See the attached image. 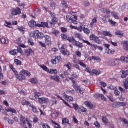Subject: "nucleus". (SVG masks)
I'll list each match as a JSON object with an SVG mask.
<instances>
[{
	"label": "nucleus",
	"mask_w": 128,
	"mask_h": 128,
	"mask_svg": "<svg viewBox=\"0 0 128 128\" xmlns=\"http://www.w3.org/2000/svg\"><path fill=\"white\" fill-rule=\"evenodd\" d=\"M124 44V48L125 50H127L128 52V41H124L123 42Z\"/></svg>",
	"instance_id": "obj_35"
},
{
	"label": "nucleus",
	"mask_w": 128,
	"mask_h": 128,
	"mask_svg": "<svg viewBox=\"0 0 128 128\" xmlns=\"http://www.w3.org/2000/svg\"><path fill=\"white\" fill-rule=\"evenodd\" d=\"M102 120L104 124H108V120L106 118V116H103L102 118Z\"/></svg>",
	"instance_id": "obj_47"
},
{
	"label": "nucleus",
	"mask_w": 128,
	"mask_h": 128,
	"mask_svg": "<svg viewBox=\"0 0 128 128\" xmlns=\"http://www.w3.org/2000/svg\"><path fill=\"white\" fill-rule=\"evenodd\" d=\"M75 110H78V104H72Z\"/></svg>",
	"instance_id": "obj_63"
},
{
	"label": "nucleus",
	"mask_w": 128,
	"mask_h": 128,
	"mask_svg": "<svg viewBox=\"0 0 128 128\" xmlns=\"http://www.w3.org/2000/svg\"><path fill=\"white\" fill-rule=\"evenodd\" d=\"M50 6L53 10H56V8L57 6L56 3L54 2H52L50 4Z\"/></svg>",
	"instance_id": "obj_53"
},
{
	"label": "nucleus",
	"mask_w": 128,
	"mask_h": 128,
	"mask_svg": "<svg viewBox=\"0 0 128 128\" xmlns=\"http://www.w3.org/2000/svg\"><path fill=\"white\" fill-rule=\"evenodd\" d=\"M41 68H42L43 70H44V72H50V70L48 68V67H46V66H44V65H42L40 66Z\"/></svg>",
	"instance_id": "obj_38"
},
{
	"label": "nucleus",
	"mask_w": 128,
	"mask_h": 128,
	"mask_svg": "<svg viewBox=\"0 0 128 128\" xmlns=\"http://www.w3.org/2000/svg\"><path fill=\"white\" fill-rule=\"evenodd\" d=\"M98 36H96V35L94 34H92L90 36V40H94V42L96 41V38Z\"/></svg>",
	"instance_id": "obj_50"
},
{
	"label": "nucleus",
	"mask_w": 128,
	"mask_h": 128,
	"mask_svg": "<svg viewBox=\"0 0 128 128\" xmlns=\"http://www.w3.org/2000/svg\"><path fill=\"white\" fill-rule=\"evenodd\" d=\"M34 96L35 98H40V96H42V94L38 92H34Z\"/></svg>",
	"instance_id": "obj_49"
},
{
	"label": "nucleus",
	"mask_w": 128,
	"mask_h": 128,
	"mask_svg": "<svg viewBox=\"0 0 128 128\" xmlns=\"http://www.w3.org/2000/svg\"><path fill=\"white\" fill-rule=\"evenodd\" d=\"M66 20H68L70 24H78V16L76 15H74L73 17L70 16H66Z\"/></svg>",
	"instance_id": "obj_3"
},
{
	"label": "nucleus",
	"mask_w": 128,
	"mask_h": 128,
	"mask_svg": "<svg viewBox=\"0 0 128 128\" xmlns=\"http://www.w3.org/2000/svg\"><path fill=\"white\" fill-rule=\"evenodd\" d=\"M108 22H110V24H112V26H116V22H114L112 20H109Z\"/></svg>",
	"instance_id": "obj_54"
},
{
	"label": "nucleus",
	"mask_w": 128,
	"mask_h": 128,
	"mask_svg": "<svg viewBox=\"0 0 128 128\" xmlns=\"http://www.w3.org/2000/svg\"><path fill=\"white\" fill-rule=\"evenodd\" d=\"M38 102L39 104H48L50 102V100L46 98H38Z\"/></svg>",
	"instance_id": "obj_8"
},
{
	"label": "nucleus",
	"mask_w": 128,
	"mask_h": 128,
	"mask_svg": "<svg viewBox=\"0 0 128 128\" xmlns=\"http://www.w3.org/2000/svg\"><path fill=\"white\" fill-rule=\"evenodd\" d=\"M25 54H26V56H28V57L30 56L32 54H34V50H32V49L26 50L25 51Z\"/></svg>",
	"instance_id": "obj_23"
},
{
	"label": "nucleus",
	"mask_w": 128,
	"mask_h": 128,
	"mask_svg": "<svg viewBox=\"0 0 128 128\" xmlns=\"http://www.w3.org/2000/svg\"><path fill=\"white\" fill-rule=\"evenodd\" d=\"M6 112H12V114H16V110L12 108H10L6 110Z\"/></svg>",
	"instance_id": "obj_29"
},
{
	"label": "nucleus",
	"mask_w": 128,
	"mask_h": 128,
	"mask_svg": "<svg viewBox=\"0 0 128 128\" xmlns=\"http://www.w3.org/2000/svg\"><path fill=\"white\" fill-rule=\"evenodd\" d=\"M21 122H22L24 126H26V122H28V126L29 128H32V124L28 122V119L25 118L24 117L22 116L21 119H20Z\"/></svg>",
	"instance_id": "obj_10"
},
{
	"label": "nucleus",
	"mask_w": 128,
	"mask_h": 128,
	"mask_svg": "<svg viewBox=\"0 0 128 128\" xmlns=\"http://www.w3.org/2000/svg\"><path fill=\"white\" fill-rule=\"evenodd\" d=\"M123 86L125 88V90H128V78H126L124 81Z\"/></svg>",
	"instance_id": "obj_20"
},
{
	"label": "nucleus",
	"mask_w": 128,
	"mask_h": 128,
	"mask_svg": "<svg viewBox=\"0 0 128 128\" xmlns=\"http://www.w3.org/2000/svg\"><path fill=\"white\" fill-rule=\"evenodd\" d=\"M50 79L52 80H54V82H60V78L58 76L55 75L54 76H51Z\"/></svg>",
	"instance_id": "obj_16"
},
{
	"label": "nucleus",
	"mask_w": 128,
	"mask_h": 128,
	"mask_svg": "<svg viewBox=\"0 0 128 128\" xmlns=\"http://www.w3.org/2000/svg\"><path fill=\"white\" fill-rule=\"evenodd\" d=\"M18 30L19 31H20V32H22V34H24V27H18Z\"/></svg>",
	"instance_id": "obj_57"
},
{
	"label": "nucleus",
	"mask_w": 128,
	"mask_h": 128,
	"mask_svg": "<svg viewBox=\"0 0 128 128\" xmlns=\"http://www.w3.org/2000/svg\"><path fill=\"white\" fill-rule=\"evenodd\" d=\"M64 66L67 68L68 70H70V66H72V64L71 63H68V64L64 65Z\"/></svg>",
	"instance_id": "obj_61"
},
{
	"label": "nucleus",
	"mask_w": 128,
	"mask_h": 128,
	"mask_svg": "<svg viewBox=\"0 0 128 128\" xmlns=\"http://www.w3.org/2000/svg\"><path fill=\"white\" fill-rule=\"evenodd\" d=\"M80 110L82 112H86L88 111V110L84 107H80Z\"/></svg>",
	"instance_id": "obj_60"
},
{
	"label": "nucleus",
	"mask_w": 128,
	"mask_h": 128,
	"mask_svg": "<svg viewBox=\"0 0 128 128\" xmlns=\"http://www.w3.org/2000/svg\"><path fill=\"white\" fill-rule=\"evenodd\" d=\"M83 32L86 34H90V30L88 28H86V27H84Z\"/></svg>",
	"instance_id": "obj_42"
},
{
	"label": "nucleus",
	"mask_w": 128,
	"mask_h": 128,
	"mask_svg": "<svg viewBox=\"0 0 128 128\" xmlns=\"http://www.w3.org/2000/svg\"><path fill=\"white\" fill-rule=\"evenodd\" d=\"M73 85L72 86L74 88L75 90L77 92H80V94H82V88H80V86H78V83L76 81L73 82H72Z\"/></svg>",
	"instance_id": "obj_9"
},
{
	"label": "nucleus",
	"mask_w": 128,
	"mask_h": 128,
	"mask_svg": "<svg viewBox=\"0 0 128 128\" xmlns=\"http://www.w3.org/2000/svg\"><path fill=\"white\" fill-rule=\"evenodd\" d=\"M30 108H32V110L34 114H36V112H38V109L36 108V107L34 106V104H30Z\"/></svg>",
	"instance_id": "obj_34"
},
{
	"label": "nucleus",
	"mask_w": 128,
	"mask_h": 128,
	"mask_svg": "<svg viewBox=\"0 0 128 128\" xmlns=\"http://www.w3.org/2000/svg\"><path fill=\"white\" fill-rule=\"evenodd\" d=\"M60 50L62 54H64V56H70V52H68V50H66V48H64V45L62 46Z\"/></svg>",
	"instance_id": "obj_15"
},
{
	"label": "nucleus",
	"mask_w": 128,
	"mask_h": 128,
	"mask_svg": "<svg viewBox=\"0 0 128 128\" xmlns=\"http://www.w3.org/2000/svg\"><path fill=\"white\" fill-rule=\"evenodd\" d=\"M5 22L6 24V26L7 27V28H10V26H12V23L10 22H8V21L6 20H5Z\"/></svg>",
	"instance_id": "obj_64"
},
{
	"label": "nucleus",
	"mask_w": 128,
	"mask_h": 128,
	"mask_svg": "<svg viewBox=\"0 0 128 128\" xmlns=\"http://www.w3.org/2000/svg\"><path fill=\"white\" fill-rule=\"evenodd\" d=\"M22 106H30V102L28 101H26L25 102H22Z\"/></svg>",
	"instance_id": "obj_58"
},
{
	"label": "nucleus",
	"mask_w": 128,
	"mask_h": 128,
	"mask_svg": "<svg viewBox=\"0 0 128 128\" xmlns=\"http://www.w3.org/2000/svg\"><path fill=\"white\" fill-rule=\"evenodd\" d=\"M98 24V18L96 17L94 18L93 20H92V22L90 24L91 26H96Z\"/></svg>",
	"instance_id": "obj_27"
},
{
	"label": "nucleus",
	"mask_w": 128,
	"mask_h": 128,
	"mask_svg": "<svg viewBox=\"0 0 128 128\" xmlns=\"http://www.w3.org/2000/svg\"><path fill=\"white\" fill-rule=\"evenodd\" d=\"M84 104L88 108H90V110H92L94 108V105L90 102H84Z\"/></svg>",
	"instance_id": "obj_28"
},
{
	"label": "nucleus",
	"mask_w": 128,
	"mask_h": 128,
	"mask_svg": "<svg viewBox=\"0 0 128 128\" xmlns=\"http://www.w3.org/2000/svg\"><path fill=\"white\" fill-rule=\"evenodd\" d=\"M21 72L22 74H23V76H30V72H28V71L22 70Z\"/></svg>",
	"instance_id": "obj_30"
},
{
	"label": "nucleus",
	"mask_w": 128,
	"mask_h": 128,
	"mask_svg": "<svg viewBox=\"0 0 128 128\" xmlns=\"http://www.w3.org/2000/svg\"><path fill=\"white\" fill-rule=\"evenodd\" d=\"M52 34L54 36H58V34H60V31L58 30H54L52 32Z\"/></svg>",
	"instance_id": "obj_51"
},
{
	"label": "nucleus",
	"mask_w": 128,
	"mask_h": 128,
	"mask_svg": "<svg viewBox=\"0 0 128 128\" xmlns=\"http://www.w3.org/2000/svg\"><path fill=\"white\" fill-rule=\"evenodd\" d=\"M70 124V120L68 118H63L62 119V124L63 126H66V124Z\"/></svg>",
	"instance_id": "obj_26"
},
{
	"label": "nucleus",
	"mask_w": 128,
	"mask_h": 128,
	"mask_svg": "<svg viewBox=\"0 0 128 128\" xmlns=\"http://www.w3.org/2000/svg\"><path fill=\"white\" fill-rule=\"evenodd\" d=\"M33 38H40L42 40L44 38V34L42 32H40L38 30H36L34 32L32 36Z\"/></svg>",
	"instance_id": "obj_4"
},
{
	"label": "nucleus",
	"mask_w": 128,
	"mask_h": 128,
	"mask_svg": "<svg viewBox=\"0 0 128 128\" xmlns=\"http://www.w3.org/2000/svg\"><path fill=\"white\" fill-rule=\"evenodd\" d=\"M50 14L52 16V21H50L49 24L50 26L52 28L56 24H58V18H56V15L54 13L50 12Z\"/></svg>",
	"instance_id": "obj_2"
},
{
	"label": "nucleus",
	"mask_w": 128,
	"mask_h": 128,
	"mask_svg": "<svg viewBox=\"0 0 128 128\" xmlns=\"http://www.w3.org/2000/svg\"><path fill=\"white\" fill-rule=\"evenodd\" d=\"M82 42H84V44H88V46H91V48H94V50H98V45L92 44H90V42L86 41V40H82Z\"/></svg>",
	"instance_id": "obj_14"
},
{
	"label": "nucleus",
	"mask_w": 128,
	"mask_h": 128,
	"mask_svg": "<svg viewBox=\"0 0 128 128\" xmlns=\"http://www.w3.org/2000/svg\"><path fill=\"white\" fill-rule=\"evenodd\" d=\"M62 56H55L51 60V62L53 64H56L60 62H62Z\"/></svg>",
	"instance_id": "obj_5"
},
{
	"label": "nucleus",
	"mask_w": 128,
	"mask_h": 128,
	"mask_svg": "<svg viewBox=\"0 0 128 128\" xmlns=\"http://www.w3.org/2000/svg\"><path fill=\"white\" fill-rule=\"evenodd\" d=\"M103 35L105 36H110V38H112V35L108 32H104Z\"/></svg>",
	"instance_id": "obj_39"
},
{
	"label": "nucleus",
	"mask_w": 128,
	"mask_h": 128,
	"mask_svg": "<svg viewBox=\"0 0 128 128\" xmlns=\"http://www.w3.org/2000/svg\"><path fill=\"white\" fill-rule=\"evenodd\" d=\"M45 38V42L47 46H52V39L50 38V36L48 35H45L44 36Z\"/></svg>",
	"instance_id": "obj_11"
},
{
	"label": "nucleus",
	"mask_w": 128,
	"mask_h": 128,
	"mask_svg": "<svg viewBox=\"0 0 128 128\" xmlns=\"http://www.w3.org/2000/svg\"><path fill=\"white\" fill-rule=\"evenodd\" d=\"M112 16L116 20H120V17L118 15V14L113 12H112Z\"/></svg>",
	"instance_id": "obj_52"
},
{
	"label": "nucleus",
	"mask_w": 128,
	"mask_h": 128,
	"mask_svg": "<svg viewBox=\"0 0 128 128\" xmlns=\"http://www.w3.org/2000/svg\"><path fill=\"white\" fill-rule=\"evenodd\" d=\"M84 25L81 26L79 27H76V30H78V32H82V30L84 31Z\"/></svg>",
	"instance_id": "obj_46"
},
{
	"label": "nucleus",
	"mask_w": 128,
	"mask_h": 128,
	"mask_svg": "<svg viewBox=\"0 0 128 128\" xmlns=\"http://www.w3.org/2000/svg\"><path fill=\"white\" fill-rule=\"evenodd\" d=\"M12 16H20L22 14V9L19 7H17L16 8H12Z\"/></svg>",
	"instance_id": "obj_6"
},
{
	"label": "nucleus",
	"mask_w": 128,
	"mask_h": 128,
	"mask_svg": "<svg viewBox=\"0 0 128 128\" xmlns=\"http://www.w3.org/2000/svg\"><path fill=\"white\" fill-rule=\"evenodd\" d=\"M30 82L32 84H36L38 83V79L34 78H32L30 80Z\"/></svg>",
	"instance_id": "obj_40"
},
{
	"label": "nucleus",
	"mask_w": 128,
	"mask_h": 128,
	"mask_svg": "<svg viewBox=\"0 0 128 128\" xmlns=\"http://www.w3.org/2000/svg\"><path fill=\"white\" fill-rule=\"evenodd\" d=\"M9 53L11 56H16L18 54V51L16 50H14L10 51Z\"/></svg>",
	"instance_id": "obj_36"
},
{
	"label": "nucleus",
	"mask_w": 128,
	"mask_h": 128,
	"mask_svg": "<svg viewBox=\"0 0 128 128\" xmlns=\"http://www.w3.org/2000/svg\"><path fill=\"white\" fill-rule=\"evenodd\" d=\"M67 40H68L69 42L72 44L74 46H77V48H84V44L76 41V38H74V36L68 37L67 38Z\"/></svg>",
	"instance_id": "obj_1"
},
{
	"label": "nucleus",
	"mask_w": 128,
	"mask_h": 128,
	"mask_svg": "<svg viewBox=\"0 0 128 128\" xmlns=\"http://www.w3.org/2000/svg\"><path fill=\"white\" fill-rule=\"evenodd\" d=\"M14 64L16 66H22V61L18 59L14 60Z\"/></svg>",
	"instance_id": "obj_45"
},
{
	"label": "nucleus",
	"mask_w": 128,
	"mask_h": 128,
	"mask_svg": "<svg viewBox=\"0 0 128 128\" xmlns=\"http://www.w3.org/2000/svg\"><path fill=\"white\" fill-rule=\"evenodd\" d=\"M78 64L82 66V68H86V64H85L82 62V61L79 60L78 61Z\"/></svg>",
	"instance_id": "obj_43"
},
{
	"label": "nucleus",
	"mask_w": 128,
	"mask_h": 128,
	"mask_svg": "<svg viewBox=\"0 0 128 128\" xmlns=\"http://www.w3.org/2000/svg\"><path fill=\"white\" fill-rule=\"evenodd\" d=\"M36 26L37 28H50L48 22H41L40 24H38Z\"/></svg>",
	"instance_id": "obj_12"
},
{
	"label": "nucleus",
	"mask_w": 128,
	"mask_h": 128,
	"mask_svg": "<svg viewBox=\"0 0 128 128\" xmlns=\"http://www.w3.org/2000/svg\"><path fill=\"white\" fill-rule=\"evenodd\" d=\"M48 74H58V70L56 69H50L49 70Z\"/></svg>",
	"instance_id": "obj_37"
},
{
	"label": "nucleus",
	"mask_w": 128,
	"mask_h": 128,
	"mask_svg": "<svg viewBox=\"0 0 128 128\" xmlns=\"http://www.w3.org/2000/svg\"><path fill=\"white\" fill-rule=\"evenodd\" d=\"M17 50L18 51V53L20 52L21 54H24V52L22 51V50L20 47H18Z\"/></svg>",
	"instance_id": "obj_62"
},
{
	"label": "nucleus",
	"mask_w": 128,
	"mask_h": 128,
	"mask_svg": "<svg viewBox=\"0 0 128 128\" xmlns=\"http://www.w3.org/2000/svg\"><path fill=\"white\" fill-rule=\"evenodd\" d=\"M121 62H126L128 64V57H121L120 58Z\"/></svg>",
	"instance_id": "obj_41"
},
{
	"label": "nucleus",
	"mask_w": 128,
	"mask_h": 128,
	"mask_svg": "<svg viewBox=\"0 0 128 128\" xmlns=\"http://www.w3.org/2000/svg\"><path fill=\"white\" fill-rule=\"evenodd\" d=\"M10 70H12L13 72H14L15 76L18 74V71L16 70V68H14V66L12 64H10Z\"/></svg>",
	"instance_id": "obj_33"
},
{
	"label": "nucleus",
	"mask_w": 128,
	"mask_h": 128,
	"mask_svg": "<svg viewBox=\"0 0 128 128\" xmlns=\"http://www.w3.org/2000/svg\"><path fill=\"white\" fill-rule=\"evenodd\" d=\"M102 12L103 14H110V10H108L106 8L102 9Z\"/></svg>",
	"instance_id": "obj_44"
},
{
	"label": "nucleus",
	"mask_w": 128,
	"mask_h": 128,
	"mask_svg": "<svg viewBox=\"0 0 128 128\" xmlns=\"http://www.w3.org/2000/svg\"><path fill=\"white\" fill-rule=\"evenodd\" d=\"M120 60H112L111 64L112 66H116L118 64H120Z\"/></svg>",
	"instance_id": "obj_17"
},
{
	"label": "nucleus",
	"mask_w": 128,
	"mask_h": 128,
	"mask_svg": "<svg viewBox=\"0 0 128 128\" xmlns=\"http://www.w3.org/2000/svg\"><path fill=\"white\" fill-rule=\"evenodd\" d=\"M2 66H0V80H4V74L2 73Z\"/></svg>",
	"instance_id": "obj_56"
},
{
	"label": "nucleus",
	"mask_w": 128,
	"mask_h": 128,
	"mask_svg": "<svg viewBox=\"0 0 128 128\" xmlns=\"http://www.w3.org/2000/svg\"><path fill=\"white\" fill-rule=\"evenodd\" d=\"M95 42L98 44H102V41H100V38H98V36L95 40Z\"/></svg>",
	"instance_id": "obj_59"
},
{
	"label": "nucleus",
	"mask_w": 128,
	"mask_h": 128,
	"mask_svg": "<svg viewBox=\"0 0 128 128\" xmlns=\"http://www.w3.org/2000/svg\"><path fill=\"white\" fill-rule=\"evenodd\" d=\"M75 36L80 40H82V38H84V37L82 36V35L80 33L76 32L74 33Z\"/></svg>",
	"instance_id": "obj_24"
},
{
	"label": "nucleus",
	"mask_w": 128,
	"mask_h": 128,
	"mask_svg": "<svg viewBox=\"0 0 128 128\" xmlns=\"http://www.w3.org/2000/svg\"><path fill=\"white\" fill-rule=\"evenodd\" d=\"M66 94H76V91H74V90H66Z\"/></svg>",
	"instance_id": "obj_48"
},
{
	"label": "nucleus",
	"mask_w": 128,
	"mask_h": 128,
	"mask_svg": "<svg viewBox=\"0 0 128 128\" xmlns=\"http://www.w3.org/2000/svg\"><path fill=\"white\" fill-rule=\"evenodd\" d=\"M37 25L36 22L34 20H32L28 23V26L30 28H34V26H36Z\"/></svg>",
	"instance_id": "obj_18"
},
{
	"label": "nucleus",
	"mask_w": 128,
	"mask_h": 128,
	"mask_svg": "<svg viewBox=\"0 0 128 128\" xmlns=\"http://www.w3.org/2000/svg\"><path fill=\"white\" fill-rule=\"evenodd\" d=\"M115 34L120 36V38H122L124 36V32L120 30H118L115 32Z\"/></svg>",
	"instance_id": "obj_25"
},
{
	"label": "nucleus",
	"mask_w": 128,
	"mask_h": 128,
	"mask_svg": "<svg viewBox=\"0 0 128 128\" xmlns=\"http://www.w3.org/2000/svg\"><path fill=\"white\" fill-rule=\"evenodd\" d=\"M61 4H62V8H64V10H66V8H68V3L64 1V0H63Z\"/></svg>",
	"instance_id": "obj_22"
},
{
	"label": "nucleus",
	"mask_w": 128,
	"mask_h": 128,
	"mask_svg": "<svg viewBox=\"0 0 128 128\" xmlns=\"http://www.w3.org/2000/svg\"><path fill=\"white\" fill-rule=\"evenodd\" d=\"M121 72H122L121 78H126L128 76V70H122Z\"/></svg>",
	"instance_id": "obj_19"
},
{
	"label": "nucleus",
	"mask_w": 128,
	"mask_h": 128,
	"mask_svg": "<svg viewBox=\"0 0 128 128\" xmlns=\"http://www.w3.org/2000/svg\"><path fill=\"white\" fill-rule=\"evenodd\" d=\"M91 74L92 76H100V72L96 70H93Z\"/></svg>",
	"instance_id": "obj_32"
},
{
	"label": "nucleus",
	"mask_w": 128,
	"mask_h": 128,
	"mask_svg": "<svg viewBox=\"0 0 128 128\" xmlns=\"http://www.w3.org/2000/svg\"><path fill=\"white\" fill-rule=\"evenodd\" d=\"M64 96L66 97V100L68 102H74V98L66 94V92L64 94Z\"/></svg>",
	"instance_id": "obj_21"
},
{
	"label": "nucleus",
	"mask_w": 128,
	"mask_h": 128,
	"mask_svg": "<svg viewBox=\"0 0 128 128\" xmlns=\"http://www.w3.org/2000/svg\"><path fill=\"white\" fill-rule=\"evenodd\" d=\"M126 106V103L124 102H116L112 104V106L114 108H122V106L124 107Z\"/></svg>",
	"instance_id": "obj_7"
},
{
	"label": "nucleus",
	"mask_w": 128,
	"mask_h": 128,
	"mask_svg": "<svg viewBox=\"0 0 128 128\" xmlns=\"http://www.w3.org/2000/svg\"><path fill=\"white\" fill-rule=\"evenodd\" d=\"M15 76L17 80H20V82H22V80H26V76L22 74V71L20 74H16V75Z\"/></svg>",
	"instance_id": "obj_13"
},
{
	"label": "nucleus",
	"mask_w": 128,
	"mask_h": 128,
	"mask_svg": "<svg viewBox=\"0 0 128 128\" xmlns=\"http://www.w3.org/2000/svg\"><path fill=\"white\" fill-rule=\"evenodd\" d=\"M21 72L22 74H23V76H30V72H28V71L22 70Z\"/></svg>",
	"instance_id": "obj_31"
},
{
	"label": "nucleus",
	"mask_w": 128,
	"mask_h": 128,
	"mask_svg": "<svg viewBox=\"0 0 128 128\" xmlns=\"http://www.w3.org/2000/svg\"><path fill=\"white\" fill-rule=\"evenodd\" d=\"M28 44L32 46H34V43L32 42V38L28 39Z\"/></svg>",
	"instance_id": "obj_55"
}]
</instances>
